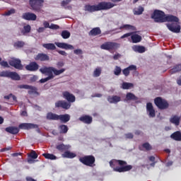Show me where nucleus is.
I'll return each mask as SVG.
<instances>
[{"label":"nucleus","instance_id":"1","mask_svg":"<svg viewBox=\"0 0 181 181\" xmlns=\"http://www.w3.org/2000/svg\"><path fill=\"white\" fill-rule=\"evenodd\" d=\"M151 19H154L155 22L163 23L164 22H172L167 23L166 26L170 32L173 33H180V25H179V18L175 16H166L165 12L160 10H155L151 15Z\"/></svg>","mask_w":181,"mask_h":181},{"label":"nucleus","instance_id":"2","mask_svg":"<svg viewBox=\"0 0 181 181\" xmlns=\"http://www.w3.org/2000/svg\"><path fill=\"white\" fill-rule=\"evenodd\" d=\"M115 6V4L111 2H107V1H102L99 3L97 6L95 5H90L86 4L84 6V11L86 12H98V11H108V9H111L112 8H114Z\"/></svg>","mask_w":181,"mask_h":181},{"label":"nucleus","instance_id":"3","mask_svg":"<svg viewBox=\"0 0 181 181\" xmlns=\"http://www.w3.org/2000/svg\"><path fill=\"white\" fill-rule=\"evenodd\" d=\"M110 165L112 168L114 172H118L119 173L129 172V170L132 169V165H127V161L122 160H110Z\"/></svg>","mask_w":181,"mask_h":181},{"label":"nucleus","instance_id":"4","mask_svg":"<svg viewBox=\"0 0 181 181\" xmlns=\"http://www.w3.org/2000/svg\"><path fill=\"white\" fill-rule=\"evenodd\" d=\"M39 129V126L37 124H35L33 123H22L20 124L18 127L10 126L5 129L6 132L8 134H11V135H16L19 134L20 129Z\"/></svg>","mask_w":181,"mask_h":181},{"label":"nucleus","instance_id":"5","mask_svg":"<svg viewBox=\"0 0 181 181\" xmlns=\"http://www.w3.org/2000/svg\"><path fill=\"white\" fill-rule=\"evenodd\" d=\"M79 162L85 166L93 168L95 166V157L93 155L84 156L79 158Z\"/></svg>","mask_w":181,"mask_h":181},{"label":"nucleus","instance_id":"6","mask_svg":"<svg viewBox=\"0 0 181 181\" xmlns=\"http://www.w3.org/2000/svg\"><path fill=\"white\" fill-rule=\"evenodd\" d=\"M43 4H45V0H29L30 6L35 12H43V10H42Z\"/></svg>","mask_w":181,"mask_h":181},{"label":"nucleus","instance_id":"7","mask_svg":"<svg viewBox=\"0 0 181 181\" xmlns=\"http://www.w3.org/2000/svg\"><path fill=\"white\" fill-rule=\"evenodd\" d=\"M0 77H7L8 78L14 80V81H19V80H21V76H19L18 73L9 71L0 72Z\"/></svg>","mask_w":181,"mask_h":181},{"label":"nucleus","instance_id":"8","mask_svg":"<svg viewBox=\"0 0 181 181\" xmlns=\"http://www.w3.org/2000/svg\"><path fill=\"white\" fill-rule=\"evenodd\" d=\"M154 104L159 108V110H166L169 108V103L168 101L162 99L160 97L154 99Z\"/></svg>","mask_w":181,"mask_h":181},{"label":"nucleus","instance_id":"9","mask_svg":"<svg viewBox=\"0 0 181 181\" xmlns=\"http://www.w3.org/2000/svg\"><path fill=\"white\" fill-rule=\"evenodd\" d=\"M118 47H119V44L112 42H106L100 45L102 50H108V52L115 50V49H118Z\"/></svg>","mask_w":181,"mask_h":181},{"label":"nucleus","instance_id":"10","mask_svg":"<svg viewBox=\"0 0 181 181\" xmlns=\"http://www.w3.org/2000/svg\"><path fill=\"white\" fill-rule=\"evenodd\" d=\"M71 103L66 100H58L55 103V108H62V110H70Z\"/></svg>","mask_w":181,"mask_h":181},{"label":"nucleus","instance_id":"11","mask_svg":"<svg viewBox=\"0 0 181 181\" xmlns=\"http://www.w3.org/2000/svg\"><path fill=\"white\" fill-rule=\"evenodd\" d=\"M136 70H137L136 66L130 65L122 70V74L125 77H128V76H129V73L132 71L133 76H135V74H138V71Z\"/></svg>","mask_w":181,"mask_h":181},{"label":"nucleus","instance_id":"12","mask_svg":"<svg viewBox=\"0 0 181 181\" xmlns=\"http://www.w3.org/2000/svg\"><path fill=\"white\" fill-rule=\"evenodd\" d=\"M8 63L11 67H14V69H17V70H22V69H23L22 62L19 59H12Z\"/></svg>","mask_w":181,"mask_h":181},{"label":"nucleus","instance_id":"13","mask_svg":"<svg viewBox=\"0 0 181 181\" xmlns=\"http://www.w3.org/2000/svg\"><path fill=\"white\" fill-rule=\"evenodd\" d=\"M146 112L149 118H155V117H156V113L155 112V109L153 108V105H152V103H147Z\"/></svg>","mask_w":181,"mask_h":181},{"label":"nucleus","instance_id":"14","mask_svg":"<svg viewBox=\"0 0 181 181\" xmlns=\"http://www.w3.org/2000/svg\"><path fill=\"white\" fill-rule=\"evenodd\" d=\"M63 97L66 100V103L71 104V103L76 102V96L73 93H70L69 91H64L62 93Z\"/></svg>","mask_w":181,"mask_h":181},{"label":"nucleus","instance_id":"15","mask_svg":"<svg viewBox=\"0 0 181 181\" xmlns=\"http://www.w3.org/2000/svg\"><path fill=\"white\" fill-rule=\"evenodd\" d=\"M53 73H54V68L49 67L48 71L47 72L48 76L47 78L40 79V82L43 83H46V81H49V80L54 78V75H53Z\"/></svg>","mask_w":181,"mask_h":181},{"label":"nucleus","instance_id":"16","mask_svg":"<svg viewBox=\"0 0 181 181\" xmlns=\"http://www.w3.org/2000/svg\"><path fill=\"white\" fill-rule=\"evenodd\" d=\"M35 60L37 62H49L50 60V57L47 54L38 53L35 57Z\"/></svg>","mask_w":181,"mask_h":181},{"label":"nucleus","instance_id":"17","mask_svg":"<svg viewBox=\"0 0 181 181\" xmlns=\"http://www.w3.org/2000/svg\"><path fill=\"white\" fill-rule=\"evenodd\" d=\"M78 119L81 121V122H83V124H86L87 125H90V124L93 123V117L88 115H83L81 116Z\"/></svg>","mask_w":181,"mask_h":181},{"label":"nucleus","instance_id":"18","mask_svg":"<svg viewBox=\"0 0 181 181\" xmlns=\"http://www.w3.org/2000/svg\"><path fill=\"white\" fill-rule=\"evenodd\" d=\"M22 18L25 19V21H36L37 16L33 13L27 12L23 13Z\"/></svg>","mask_w":181,"mask_h":181},{"label":"nucleus","instance_id":"19","mask_svg":"<svg viewBox=\"0 0 181 181\" xmlns=\"http://www.w3.org/2000/svg\"><path fill=\"white\" fill-rule=\"evenodd\" d=\"M56 46L60 49H65V50H74V47L70 44L66 42H56Z\"/></svg>","mask_w":181,"mask_h":181},{"label":"nucleus","instance_id":"20","mask_svg":"<svg viewBox=\"0 0 181 181\" xmlns=\"http://www.w3.org/2000/svg\"><path fill=\"white\" fill-rule=\"evenodd\" d=\"M26 70L28 71H37L39 70V64L37 63L33 62L25 66Z\"/></svg>","mask_w":181,"mask_h":181},{"label":"nucleus","instance_id":"21","mask_svg":"<svg viewBox=\"0 0 181 181\" xmlns=\"http://www.w3.org/2000/svg\"><path fill=\"white\" fill-rule=\"evenodd\" d=\"M70 148H71L70 145H66L63 143L58 144L56 146V149H57V151L59 152H65L66 151H69Z\"/></svg>","mask_w":181,"mask_h":181},{"label":"nucleus","instance_id":"22","mask_svg":"<svg viewBox=\"0 0 181 181\" xmlns=\"http://www.w3.org/2000/svg\"><path fill=\"white\" fill-rule=\"evenodd\" d=\"M58 121H61L62 124H67L70 121V115H58Z\"/></svg>","mask_w":181,"mask_h":181},{"label":"nucleus","instance_id":"23","mask_svg":"<svg viewBox=\"0 0 181 181\" xmlns=\"http://www.w3.org/2000/svg\"><path fill=\"white\" fill-rule=\"evenodd\" d=\"M46 119L48 121H59V115L49 112L47 113Z\"/></svg>","mask_w":181,"mask_h":181},{"label":"nucleus","instance_id":"24","mask_svg":"<svg viewBox=\"0 0 181 181\" xmlns=\"http://www.w3.org/2000/svg\"><path fill=\"white\" fill-rule=\"evenodd\" d=\"M107 101L110 104H117L121 101V97L118 95H112L107 97Z\"/></svg>","mask_w":181,"mask_h":181},{"label":"nucleus","instance_id":"25","mask_svg":"<svg viewBox=\"0 0 181 181\" xmlns=\"http://www.w3.org/2000/svg\"><path fill=\"white\" fill-rule=\"evenodd\" d=\"M76 156H77L76 153L71 152L69 150H66L62 153V158H66L67 159H73L74 158H76Z\"/></svg>","mask_w":181,"mask_h":181},{"label":"nucleus","instance_id":"26","mask_svg":"<svg viewBox=\"0 0 181 181\" xmlns=\"http://www.w3.org/2000/svg\"><path fill=\"white\" fill-rule=\"evenodd\" d=\"M98 35H101L100 27L94 28L89 32V36H98Z\"/></svg>","mask_w":181,"mask_h":181},{"label":"nucleus","instance_id":"27","mask_svg":"<svg viewBox=\"0 0 181 181\" xmlns=\"http://www.w3.org/2000/svg\"><path fill=\"white\" fill-rule=\"evenodd\" d=\"M171 139H173L174 141H181V132L180 131H177L173 133L170 135Z\"/></svg>","mask_w":181,"mask_h":181},{"label":"nucleus","instance_id":"28","mask_svg":"<svg viewBox=\"0 0 181 181\" xmlns=\"http://www.w3.org/2000/svg\"><path fill=\"white\" fill-rule=\"evenodd\" d=\"M58 131H59V134H67L69 132V127L66 124H59L58 126Z\"/></svg>","mask_w":181,"mask_h":181},{"label":"nucleus","instance_id":"29","mask_svg":"<svg viewBox=\"0 0 181 181\" xmlns=\"http://www.w3.org/2000/svg\"><path fill=\"white\" fill-rule=\"evenodd\" d=\"M131 39L133 43H139L142 40V37L138 34H132Z\"/></svg>","mask_w":181,"mask_h":181},{"label":"nucleus","instance_id":"30","mask_svg":"<svg viewBox=\"0 0 181 181\" xmlns=\"http://www.w3.org/2000/svg\"><path fill=\"white\" fill-rule=\"evenodd\" d=\"M170 122L178 126L180 124V117L177 115H174L170 119Z\"/></svg>","mask_w":181,"mask_h":181},{"label":"nucleus","instance_id":"31","mask_svg":"<svg viewBox=\"0 0 181 181\" xmlns=\"http://www.w3.org/2000/svg\"><path fill=\"white\" fill-rule=\"evenodd\" d=\"M126 100L127 101H136V100H138V97L132 93H127L126 95Z\"/></svg>","mask_w":181,"mask_h":181},{"label":"nucleus","instance_id":"32","mask_svg":"<svg viewBox=\"0 0 181 181\" xmlns=\"http://www.w3.org/2000/svg\"><path fill=\"white\" fill-rule=\"evenodd\" d=\"M28 162L29 163H33V159H37V153H36V151H33L29 155H28Z\"/></svg>","mask_w":181,"mask_h":181},{"label":"nucleus","instance_id":"33","mask_svg":"<svg viewBox=\"0 0 181 181\" xmlns=\"http://www.w3.org/2000/svg\"><path fill=\"white\" fill-rule=\"evenodd\" d=\"M144 11H145V8L142 6H139L137 8L133 10V13L134 15H142Z\"/></svg>","mask_w":181,"mask_h":181},{"label":"nucleus","instance_id":"34","mask_svg":"<svg viewBox=\"0 0 181 181\" xmlns=\"http://www.w3.org/2000/svg\"><path fill=\"white\" fill-rule=\"evenodd\" d=\"M133 50L134 52H137L138 53H145L146 52L145 47L140 45H136L133 47Z\"/></svg>","mask_w":181,"mask_h":181},{"label":"nucleus","instance_id":"35","mask_svg":"<svg viewBox=\"0 0 181 181\" xmlns=\"http://www.w3.org/2000/svg\"><path fill=\"white\" fill-rule=\"evenodd\" d=\"M28 93L31 94H37V95H39V92H37V88L35 86H30V88H28Z\"/></svg>","mask_w":181,"mask_h":181},{"label":"nucleus","instance_id":"36","mask_svg":"<svg viewBox=\"0 0 181 181\" xmlns=\"http://www.w3.org/2000/svg\"><path fill=\"white\" fill-rule=\"evenodd\" d=\"M42 46L47 50H56V45L53 43L44 44Z\"/></svg>","mask_w":181,"mask_h":181},{"label":"nucleus","instance_id":"37","mask_svg":"<svg viewBox=\"0 0 181 181\" xmlns=\"http://www.w3.org/2000/svg\"><path fill=\"white\" fill-rule=\"evenodd\" d=\"M42 156H44L45 159H49L50 160H56V159H57V156L50 153H43Z\"/></svg>","mask_w":181,"mask_h":181},{"label":"nucleus","instance_id":"38","mask_svg":"<svg viewBox=\"0 0 181 181\" xmlns=\"http://www.w3.org/2000/svg\"><path fill=\"white\" fill-rule=\"evenodd\" d=\"M131 87H134V84L128 82H123L122 84V88L123 90H129Z\"/></svg>","mask_w":181,"mask_h":181},{"label":"nucleus","instance_id":"39","mask_svg":"<svg viewBox=\"0 0 181 181\" xmlns=\"http://www.w3.org/2000/svg\"><path fill=\"white\" fill-rule=\"evenodd\" d=\"M30 30H32V27H30V25H27L23 27L21 33H23V35H26V33H30Z\"/></svg>","mask_w":181,"mask_h":181},{"label":"nucleus","instance_id":"40","mask_svg":"<svg viewBox=\"0 0 181 181\" xmlns=\"http://www.w3.org/2000/svg\"><path fill=\"white\" fill-rule=\"evenodd\" d=\"M61 36L63 39H69L71 36V33L68 30H64L62 32Z\"/></svg>","mask_w":181,"mask_h":181},{"label":"nucleus","instance_id":"41","mask_svg":"<svg viewBox=\"0 0 181 181\" xmlns=\"http://www.w3.org/2000/svg\"><path fill=\"white\" fill-rule=\"evenodd\" d=\"M120 29H126L127 30H134L135 29V27L129 25V24H125L120 27Z\"/></svg>","mask_w":181,"mask_h":181},{"label":"nucleus","instance_id":"42","mask_svg":"<svg viewBox=\"0 0 181 181\" xmlns=\"http://www.w3.org/2000/svg\"><path fill=\"white\" fill-rule=\"evenodd\" d=\"M177 71H181V64H178L172 69L170 70V74H173V73H177Z\"/></svg>","mask_w":181,"mask_h":181},{"label":"nucleus","instance_id":"43","mask_svg":"<svg viewBox=\"0 0 181 181\" xmlns=\"http://www.w3.org/2000/svg\"><path fill=\"white\" fill-rule=\"evenodd\" d=\"M141 146L145 151H152V146H151L148 142L143 144Z\"/></svg>","mask_w":181,"mask_h":181},{"label":"nucleus","instance_id":"44","mask_svg":"<svg viewBox=\"0 0 181 181\" xmlns=\"http://www.w3.org/2000/svg\"><path fill=\"white\" fill-rule=\"evenodd\" d=\"M64 71H66V69H62L57 70L55 68H54V74L55 76H60V74H62V73H64Z\"/></svg>","mask_w":181,"mask_h":181},{"label":"nucleus","instance_id":"45","mask_svg":"<svg viewBox=\"0 0 181 181\" xmlns=\"http://www.w3.org/2000/svg\"><path fill=\"white\" fill-rule=\"evenodd\" d=\"M23 46H25V42L23 41H17L14 43V47L21 48L23 47Z\"/></svg>","mask_w":181,"mask_h":181},{"label":"nucleus","instance_id":"46","mask_svg":"<svg viewBox=\"0 0 181 181\" xmlns=\"http://www.w3.org/2000/svg\"><path fill=\"white\" fill-rule=\"evenodd\" d=\"M121 71H122V70L121 69V67L116 66L114 70L115 76H119L121 74Z\"/></svg>","mask_w":181,"mask_h":181},{"label":"nucleus","instance_id":"47","mask_svg":"<svg viewBox=\"0 0 181 181\" xmlns=\"http://www.w3.org/2000/svg\"><path fill=\"white\" fill-rule=\"evenodd\" d=\"M94 77H100L101 76V68H96L93 71Z\"/></svg>","mask_w":181,"mask_h":181},{"label":"nucleus","instance_id":"48","mask_svg":"<svg viewBox=\"0 0 181 181\" xmlns=\"http://www.w3.org/2000/svg\"><path fill=\"white\" fill-rule=\"evenodd\" d=\"M16 12V11L15 10V8H11L4 13V16H11V15H13V13H15Z\"/></svg>","mask_w":181,"mask_h":181},{"label":"nucleus","instance_id":"49","mask_svg":"<svg viewBox=\"0 0 181 181\" xmlns=\"http://www.w3.org/2000/svg\"><path fill=\"white\" fill-rule=\"evenodd\" d=\"M49 29H52V30H57V29H60V26L59 25L52 23L49 25Z\"/></svg>","mask_w":181,"mask_h":181},{"label":"nucleus","instance_id":"50","mask_svg":"<svg viewBox=\"0 0 181 181\" xmlns=\"http://www.w3.org/2000/svg\"><path fill=\"white\" fill-rule=\"evenodd\" d=\"M72 0H64L62 1L61 5L62 6H67V5L69 4V3L71 2Z\"/></svg>","mask_w":181,"mask_h":181},{"label":"nucleus","instance_id":"51","mask_svg":"<svg viewBox=\"0 0 181 181\" xmlns=\"http://www.w3.org/2000/svg\"><path fill=\"white\" fill-rule=\"evenodd\" d=\"M18 88H20V89H25V90H28V88H30V86L29 85H18Z\"/></svg>","mask_w":181,"mask_h":181},{"label":"nucleus","instance_id":"52","mask_svg":"<svg viewBox=\"0 0 181 181\" xmlns=\"http://www.w3.org/2000/svg\"><path fill=\"white\" fill-rule=\"evenodd\" d=\"M74 54H76L78 56L80 54H83V49H74Z\"/></svg>","mask_w":181,"mask_h":181},{"label":"nucleus","instance_id":"53","mask_svg":"<svg viewBox=\"0 0 181 181\" xmlns=\"http://www.w3.org/2000/svg\"><path fill=\"white\" fill-rule=\"evenodd\" d=\"M48 71H49V67H44V68L40 69V71L42 73V74H47Z\"/></svg>","mask_w":181,"mask_h":181},{"label":"nucleus","instance_id":"54","mask_svg":"<svg viewBox=\"0 0 181 181\" xmlns=\"http://www.w3.org/2000/svg\"><path fill=\"white\" fill-rule=\"evenodd\" d=\"M134 33H127L120 37V39H125V37H129V36H132Z\"/></svg>","mask_w":181,"mask_h":181},{"label":"nucleus","instance_id":"55","mask_svg":"<svg viewBox=\"0 0 181 181\" xmlns=\"http://www.w3.org/2000/svg\"><path fill=\"white\" fill-rule=\"evenodd\" d=\"M1 66H2L3 67H9V64H8V62L6 61H1L0 62Z\"/></svg>","mask_w":181,"mask_h":181},{"label":"nucleus","instance_id":"56","mask_svg":"<svg viewBox=\"0 0 181 181\" xmlns=\"http://www.w3.org/2000/svg\"><path fill=\"white\" fill-rule=\"evenodd\" d=\"M43 26H44L45 29H47V28H49V29H50V24L47 21L43 22Z\"/></svg>","mask_w":181,"mask_h":181},{"label":"nucleus","instance_id":"57","mask_svg":"<svg viewBox=\"0 0 181 181\" xmlns=\"http://www.w3.org/2000/svg\"><path fill=\"white\" fill-rule=\"evenodd\" d=\"M125 136L127 139H132V138H134V134H132V133H128Z\"/></svg>","mask_w":181,"mask_h":181},{"label":"nucleus","instance_id":"58","mask_svg":"<svg viewBox=\"0 0 181 181\" xmlns=\"http://www.w3.org/2000/svg\"><path fill=\"white\" fill-rule=\"evenodd\" d=\"M45 27H40L37 30V32H38V33H43V32H45Z\"/></svg>","mask_w":181,"mask_h":181},{"label":"nucleus","instance_id":"59","mask_svg":"<svg viewBox=\"0 0 181 181\" xmlns=\"http://www.w3.org/2000/svg\"><path fill=\"white\" fill-rule=\"evenodd\" d=\"M37 80V76H33L30 78V81H31V83H35V81H36Z\"/></svg>","mask_w":181,"mask_h":181},{"label":"nucleus","instance_id":"60","mask_svg":"<svg viewBox=\"0 0 181 181\" xmlns=\"http://www.w3.org/2000/svg\"><path fill=\"white\" fill-rule=\"evenodd\" d=\"M57 52L62 56H67V52L63 50H58Z\"/></svg>","mask_w":181,"mask_h":181},{"label":"nucleus","instance_id":"61","mask_svg":"<svg viewBox=\"0 0 181 181\" xmlns=\"http://www.w3.org/2000/svg\"><path fill=\"white\" fill-rule=\"evenodd\" d=\"M12 149V147L8 146L1 149V152H6V151H11Z\"/></svg>","mask_w":181,"mask_h":181},{"label":"nucleus","instance_id":"62","mask_svg":"<svg viewBox=\"0 0 181 181\" xmlns=\"http://www.w3.org/2000/svg\"><path fill=\"white\" fill-rule=\"evenodd\" d=\"M119 57H121V54H115L113 56L114 60H118L119 59Z\"/></svg>","mask_w":181,"mask_h":181},{"label":"nucleus","instance_id":"63","mask_svg":"<svg viewBox=\"0 0 181 181\" xmlns=\"http://www.w3.org/2000/svg\"><path fill=\"white\" fill-rule=\"evenodd\" d=\"M57 66L58 67H63V66H64V63L63 62H59L57 64Z\"/></svg>","mask_w":181,"mask_h":181},{"label":"nucleus","instance_id":"64","mask_svg":"<svg viewBox=\"0 0 181 181\" xmlns=\"http://www.w3.org/2000/svg\"><path fill=\"white\" fill-rule=\"evenodd\" d=\"M10 98H12V93H10L8 95L4 96L5 100H9Z\"/></svg>","mask_w":181,"mask_h":181}]
</instances>
